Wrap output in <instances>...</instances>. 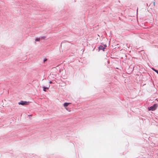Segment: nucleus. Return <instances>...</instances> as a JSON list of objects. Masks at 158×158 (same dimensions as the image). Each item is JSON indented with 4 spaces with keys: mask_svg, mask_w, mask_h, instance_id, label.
Listing matches in <instances>:
<instances>
[{
    "mask_svg": "<svg viewBox=\"0 0 158 158\" xmlns=\"http://www.w3.org/2000/svg\"><path fill=\"white\" fill-rule=\"evenodd\" d=\"M157 107V104H154L153 106H151L148 108L149 110H155Z\"/></svg>",
    "mask_w": 158,
    "mask_h": 158,
    "instance_id": "obj_1",
    "label": "nucleus"
},
{
    "mask_svg": "<svg viewBox=\"0 0 158 158\" xmlns=\"http://www.w3.org/2000/svg\"><path fill=\"white\" fill-rule=\"evenodd\" d=\"M18 104L19 105H27L29 104V102L26 101H21L18 103Z\"/></svg>",
    "mask_w": 158,
    "mask_h": 158,
    "instance_id": "obj_2",
    "label": "nucleus"
},
{
    "mask_svg": "<svg viewBox=\"0 0 158 158\" xmlns=\"http://www.w3.org/2000/svg\"><path fill=\"white\" fill-rule=\"evenodd\" d=\"M99 50H103L104 51V48L102 46H100L99 47Z\"/></svg>",
    "mask_w": 158,
    "mask_h": 158,
    "instance_id": "obj_3",
    "label": "nucleus"
},
{
    "mask_svg": "<svg viewBox=\"0 0 158 158\" xmlns=\"http://www.w3.org/2000/svg\"><path fill=\"white\" fill-rule=\"evenodd\" d=\"M71 104V103H70L65 102V103H64V107H66L69 104Z\"/></svg>",
    "mask_w": 158,
    "mask_h": 158,
    "instance_id": "obj_4",
    "label": "nucleus"
},
{
    "mask_svg": "<svg viewBox=\"0 0 158 158\" xmlns=\"http://www.w3.org/2000/svg\"><path fill=\"white\" fill-rule=\"evenodd\" d=\"M43 90L44 91H46V89H48L49 88V87H43Z\"/></svg>",
    "mask_w": 158,
    "mask_h": 158,
    "instance_id": "obj_5",
    "label": "nucleus"
},
{
    "mask_svg": "<svg viewBox=\"0 0 158 158\" xmlns=\"http://www.w3.org/2000/svg\"><path fill=\"white\" fill-rule=\"evenodd\" d=\"M152 69L153 70H154V71H155L158 74V70L155 69H154L153 68H152Z\"/></svg>",
    "mask_w": 158,
    "mask_h": 158,
    "instance_id": "obj_6",
    "label": "nucleus"
},
{
    "mask_svg": "<svg viewBox=\"0 0 158 158\" xmlns=\"http://www.w3.org/2000/svg\"><path fill=\"white\" fill-rule=\"evenodd\" d=\"M40 40V38H36L35 39V41H39Z\"/></svg>",
    "mask_w": 158,
    "mask_h": 158,
    "instance_id": "obj_7",
    "label": "nucleus"
},
{
    "mask_svg": "<svg viewBox=\"0 0 158 158\" xmlns=\"http://www.w3.org/2000/svg\"><path fill=\"white\" fill-rule=\"evenodd\" d=\"M47 59H45L44 60V62H45V61H46L47 60Z\"/></svg>",
    "mask_w": 158,
    "mask_h": 158,
    "instance_id": "obj_8",
    "label": "nucleus"
},
{
    "mask_svg": "<svg viewBox=\"0 0 158 158\" xmlns=\"http://www.w3.org/2000/svg\"><path fill=\"white\" fill-rule=\"evenodd\" d=\"M42 39H44V38H45V37H42Z\"/></svg>",
    "mask_w": 158,
    "mask_h": 158,
    "instance_id": "obj_9",
    "label": "nucleus"
},
{
    "mask_svg": "<svg viewBox=\"0 0 158 158\" xmlns=\"http://www.w3.org/2000/svg\"><path fill=\"white\" fill-rule=\"evenodd\" d=\"M50 82V83H52V82H51V81H50V82Z\"/></svg>",
    "mask_w": 158,
    "mask_h": 158,
    "instance_id": "obj_10",
    "label": "nucleus"
}]
</instances>
